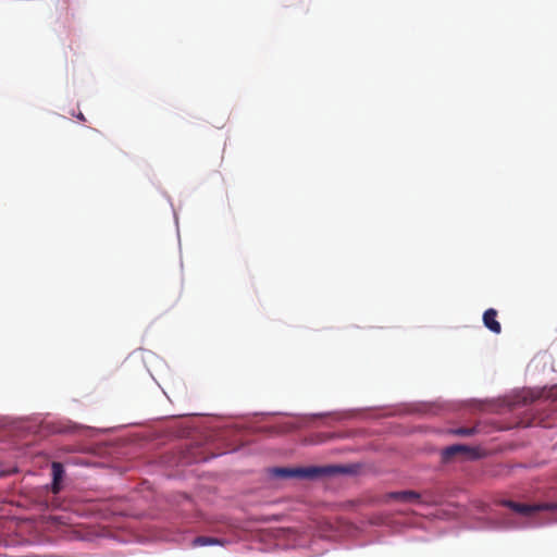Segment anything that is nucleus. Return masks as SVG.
I'll return each mask as SVG.
<instances>
[{"instance_id": "nucleus-1", "label": "nucleus", "mask_w": 557, "mask_h": 557, "mask_svg": "<svg viewBox=\"0 0 557 557\" xmlns=\"http://www.w3.org/2000/svg\"><path fill=\"white\" fill-rule=\"evenodd\" d=\"M349 472L350 470L347 467L339 465L307 468L276 467L270 470L271 475L278 479H315L320 476H333L336 474H344Z\"/></svg>"}, {"instance_id": "nucleus-2", "label": "nucleus", "mask_w": 557, "mask_h": 557, "mask_svg": "<svg viewBox=\"0 0 557 557\" xmlns=\"http://www.w3.org/2000/svg\"><path fill=\"white\" fill-rule=\"evenodd\" d=\"M498 505L507 507L512 511L521 516H531L536 511H554L557 510V502H547L539 504H521L509 499H500L497 502Z\"/></svg>"}, {"instance_id": "nucleus-3", "label": "nucleus", "mask_w": 557, "mask_h": 557, "mask_svg": "<svg viewBox=\"0 0 557 557\" xmlns=\"http://www.w3.org/2000/svg\"><path fill=\"white\" fill-rule=\"evenodd\" d=\"M385 500H397L400 503L408 504H420L422 503L421 494L414 491H399V492H391L385 495Z\"/></svg>"}, {"instance_id": "nucleus-4", "label": "nucleus", "mask_w": 557, "mask_h": 557, "mask_svg": "<svg viewBox=\"0 0 557 557\" xmlns=\"http://www.w3.org/2000/svg\"><path fill=\"white\" fill-rule=\"evenodd\" d=\"M496 318L497 311L493 308H490L483 314V323L490 331L495 334H499L502 332V326Z\"/></svg>"}, {"instance_id": "nucleus-5", "label": "nucleus", "mask_w": 557, "mask_h": 557, "mask_svg": "<svg viewBox=\"0 0 557 557\" xmlns=\"http://www.w3.org/2000/svg\"><path fill=\"white\" fill-rule=\"evenodd\" d=\"M472 449H470L466 445H451L443 449L442 451V458L444 461L448 462L450 461L456 455L458 454H471Z\"/></svg>"}, {"instance_id": "nucleus-6", "label": "nucleus", "mask_w": 557, "mask_h": 557, "mask_svg": "<svg viewBox=\"0 0 557 557\" xmlns=\"http://www.w3.org/2000/svg\"><path fill=\"white\" fill-rule=\"evenodd\" d=\"M223 545L220 539L211 536H197L193 540V546Z\"/></svg>"}, {"instance_id": "nucleus-7", "label": "nucleus", "mask_w": 557, "mask_h": 557, "mask_svg": "<svg viewBox=\"0 0 557 557\" xmlns=\"http://www.w3.org/2000/svg\"><path fill=\"white\" fill-rule=\"evenodd\" d=\"M478 432L476 428H457L449 431L450 434L457 436H472Z\"/></svg>"}, {"instance_id": "nucleus-8", "label": "nucleus", "mask_w": 557, "mask_h": 557, "mask_svg": "<svg viewBox=\"0 0 557 557\" xmlns=\"http://www.w3.org/2000/svg\"><path fill=\"white\" fill-rule=\"evenodd\" d=\"M64 474L63 466L60 462H53L52 463V476L53 480L57 482H60L62 480V476Z\"/></svg>"}, {"instance_id": "nucleus-9", "label": "nucleus", "mask_w": 557, "mask_h": 557, "mask_svg": "<svg viewBox=\"0 0 557 557\" xmlns=\"http://www.w3.org/2000/svg\"><path fill=\"white\" fill-rule=\"evenodd\" d=\"M59 491H60V482L55 483V481L53 480V482H52V492L54 494H57V493H59Z\"/></svg>"}, {"instance_id": "nucleus-10", "label": "nucleus", "mask_w": 557, "mask_h": 557, "mask_svg": "<svg viewBox=\"0 0 557 557\" xmlns=\"http://www.w3.org/2000/svg\"><path fill=\"white\" fill-rule=\"evenodd\" d=\"M78 117H79L81 120H83V121L85 120V117H84V115H83V114H79V116H78Z\"/></svg>"}]
</instances>
